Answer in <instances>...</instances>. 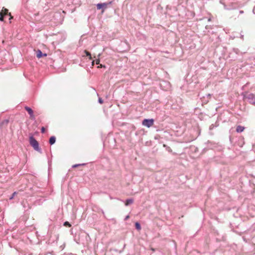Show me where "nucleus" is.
<instances>
[{
    "mask_svg": "<svg viewBox=\"0 0 255 255\" xmlns=\"http://www.w3.org/2000/svg\"><path fill=\"white\" fill-rule=\"evenodd\" d=\"M29 143L35 150L38 151L40 153H42V150L39 146V143L33 135H31L29 137Z\"/></svg>",
    "mask_w": 255,
    "mask_h": 255,
    "instance_id": "nucleus-1",
    "label": "nucleus"
},
{
    "mask_svg": "<svg viewBox=\"0 0 255 255\" xmlns=\"http://www.w3.org/2000/svg\"><path fill=\"white\" fill-rule=\"evenodd\" d=\"M243 95L244 98L247 100L249 103L255 105V95L254 94L246 92Z\"/></svg>",
    "mask_w": 255,
    "mask_h": 255,
    "instance_id": "nucleus-2",
    "label": "nucleus"
},
{
    "mask_svg": "<svg viewBox=\"0 0 255 255\" xmlns=\"http://www.w3.org/2000/svg\"><path fill=\"white\" fill-rule=\"evenodd\" d=\"M112 1L109 2H104L99 3L97 4V8L98 9H102V12H103L105 9L107 7L108 5L112 3Z\"/></svg>",
    "mask_w": 255,
    "mask_h": 255,
    "instance_id": "nucleus-3",
    "label": "nucleus"
},
{
    "mask_svg": "<svg viewBox=\"0 0 255 255\" xmlns=\"http://www.w3.org/2000/svg\"><path fill=\"white\" fill-rule=\"evenodd\" d=\"M154 123V120L152 119H144L142 122V124L147 128L151 127Z\"/></svg>",
    "mask_w": 255,
    "mask_h": 255,
    "instance_id": "nucleus-4",
    "label": "nucleus"
},
{
    "mask_svg": "<svg viewBox=\"0 0 255 255\" xmlns=\"http://www.w3.org/2000/svg\"><path fill=\"white\" fill-rule=\"evenodd\" d=\"M24 109L28 112L30 116V118L32 120H34L35 119V118L33 115V110L29 107L25 106L24 107Z\"/></svg>",
    "mask_w": 255,
    "mask_h": 255,
    "instance_id": "nucleus-5",
    "label": "nucleus"
},
{
    "mask_svg": "<svg viewBox=\"0 0 255 255\" xmlns=\"http://www.w3.org/2000/svg\"><path fill=\"white\" fill-rule=\"evenodd\" d=\"M36 57L38 58H41L42 57H46V56H47V54L46 53H43L42 52V51L40 49H37L36 51Z\"/></svg>",
    "mask_w": 255,
    "mask_h": 255,
    "instance_id": "nucleus-6",
    "label": "nucleus"
},
{
    "mask_svg": "<svg viewBox=\"0 0 255 255\" xmlns=\"http://www.w3.org/2000/svg\"><path fill=\"white\" fill-rule=\"evenodd\" d=\"M8 123H9V120H8V119L4 120L0 123V127L1 128H3L6 127L7 126V124H8Z\"/></svg>",
    "mask_w": 255,
    "mask_h": 255,
    "instance_id": "nucleus-7",
    "label": "nucleus"
},
{
    "mask_svg": "<svg viewBox=\"0 0 255 255\" xmlns=\"http://www.w3.org/2000/svg\"><path fill=\"white\" fill-rule=\"evenodd\" d=\"M133 203V199L132 198L128 199L125 202V205L128 206Z\"/></svg>",
    "mask_w": 255,
    "mask_h": 255,
    "instance_id": "nucleus-8",
    "label": "nucleus"
},
{
    "mask_svg": "<svg viewBox=\"0 0 255 255\" xmlns=\"http://www.w3.org/2000/svg\"><path fill=\"white\" fill-rule=\"evenodd\" d=\"M56 141V137L54 136H52L49 138V143L50 145H52L55 143Z\"/></svg>",
    "mask_w": 255,
    "mask_h": 255,
    "instance_id": "nucleus-9",
    "label": "nucleus"
},
{
    "mask_svg": "<svg viewBox=\"0 0 255 255\" xmlns=\"http://www.w3.org/2000/svg\"><path fill=\"white\" fill-rule=\"evenodd\" d=\"M244 129H245V128L244 127L241 126H238L236 128V131L237 132H241L243 131Z\"/></svg>",
    "mask_w": 255,
    "mask_h": 255,
    "instance_id": "nucleus-10",
    "label": "nucleus"
},
{
    "mask_svg": "<svg viewBox=\"0 0 255 255\" xmlns=\"http://www.w3.org/2000/svg\"><path fill=\"white\" fill-rule=\"evenodd\" d=\"M0 12H3V16L8 15L9 14L8 10L4 7L2 8V9Z\"/></svg>",
    "mask_w": 255,
    "mask_h": 255,
    "instance_id": "nucleus-11",
    "label": "nucleus"
},
{
    "mask_svg": "<svg viewBox=\"0 0 255 255\" xmlns=\"http://www.w3.org/2000/svg\"><path fill=\"white\" fill-rule=\"evenodd\" d=\"M135 227L137 230H140L141 229V226L140 223L138 222H136L135 223Z\"/></svg>",
    "mask_w": 255,
    "mask_h": 255,
    "instance_id": "nucleus-12",
    "label": "nucleus"
},
{
    "mask_svg": "<svg viewBox=\"0 0 255 255\" xmlns=\"http://www.w3.org/2000/svg\"><path fill=\"white\" fill-rule=\"evenodd\" d=\"M84 52H85V53L86 55L87 56H88V57H89V59H90V60H92V56H91V53H90L89 51H87V50H85V51H84Z\"/></svg>",
    "mask_w": 255,
    "mask_h": 255,
    "instance_id": "nucleus-13",
    "label": "nucleus"
},
{
    "mask_svg": "<svg viewBox=\"0 0 255 255\" xmlns=\"http://www.w3.org/2000/svg\"><path fill=\"white\" fill-rule=\"evenodd\" d=\"M219 126V125L217 124V123L216 122L215 125L214 124H212L211 125H210V127H209V129L210 130H212L214 129V128L215 127H217Z\"/></svg>",
    "mask_w": 255,
    "mask_h": 255,
    "instance_id": "nucleus-14",
    "label": "nucleus"
},
{
    "mask_svg": "<svg viewBox=\"0 0 255 255\" xmlns=\"http://www.w3.org/2000/svg\"><path fill=\"white\" fill-rule=\"evenodd\" d=\"M86 163H82V164H74L72 166V168H76L80 166H84L85 165Z\"/></svg>",
    "mask_w": 255,
    "mask_h": 255,
    "instance_id": "nucleus-15",
    "label": "nucleus"
},
{
    "mask_svg": "<svg viewBox=\"0 0 255 255\" xmlns=\"http://www.w3.org/2000/svg\"><path fill=\"white\" fill-rule=\"evenodd\" d=\"M17 194V192H14L11 196L9 197V200H12L14 198V196Z\"/></svg>",
    "mask_w": 255,
    "mask_h": 255,
    "instance_id": "nucleus-16",
    "label": "nucleus"
},
{
    "mask_svg": "<svg viewBox=\"0 0 255 255\" xmlns=\"http://www.w3.org/2000/svg\"><path fill=\"white\" fill-rule=\"evenodd\" d=\"M63 225L68 227H70L71 226V225L68 221L65 222L63 224Z\"/></svg>",
    "mask_w": 255,
    "mask_h": 255,
    "instance_id": "nucleus-17",
    "label": "nucleus"
},
{
    "mask_svg": "<svg viewBox=\"0 0 255 255\" xmlns=\"http://www.w3.org/2000/svg\"><path fill=\"white\" fill-rule=\"evenodd\" d=\"M4 17L3 12H0V21H3Z\"/></svg>",
    "mask_w": 255,
    "mask_h": 255,
    "instance_id": "nucleus-18",
    "label": "nucleus"
},
{
    "mask_svg": "<svg viewBox=\"0 0 255 255\" xmlns=\"http://www.w3.org/2000/svg\"><path fill=\"white\" fill-rule=\"evenodd\" d=\"M98 102L100 104H102L104 103V101H103V100L101 98H99V99H98Z\"/></svg>",
    "mask_w": 255,
    "mask_h": 255,
    "instance_id": "nucleus-19",
    "label": "nucleus"
},
{
    "mask_svg": "<svg viewBox=\"0 0 255 255\" xmlns=\"http://www.w3.org/2000/svg\"><path fill=\"white\" fill-rule=\"evenodd\" d=\"M45 131V128L44 127H42L41 128V133H43Z\"/></svg>",
    "mask_w": 255,
    "mask_h": 255,
    "instance_id": "nucleus-20",
    "label": "nucleus"
},
{
    "mask_svg": "<svg viewBox=\"0 0 255 255\" xmlns=\"http://www.w3.org/2000/svg\"><path fill=\"white\" fill-rule=\"evenodd\" d=\"M234 51L236 53L238 54L239 52V50L238 49H234Z\"/></svg>",
    "mask_w": 255,
    "mask_h": 255,
    "instance_id": "nucleus-21",
    "label": "nucleus"
},
{
    "mask_svg": "<svg viewBox=\"0 0 255 255\" xmlns=\"http://www.w3.org/2000/svg\"><path fill=\"white\" fill-rule=\"evenodd\" d=\"M166 149L168 150V152H172V149L169 147H168L166 148Z\"/></svg>",
    "mask_w": 255,
    "mask_h": 255,
    "instance_id": "nucleus-22",
    "label": "nucleus"
},
{
    "mask_svg": "<svg viewBox=\"0 0 255 255\" xmlns=\"http://www.w3.org/2000/svg\"><path fill=\"white\" fill-rule=\"evenodd\" d=\"M100 62V60L99 59L96 60V64H99Z\"/></svg>",
    "mask_w": 255,
    "mask_h": 255,
    "instance_id": "nucleus-23",
    "label": "nucleus"
},
{
    "mask_svg": "<svg viewBox=\"0 0 255 255\" xmlns=\"http://www.w3.org/2000/svg\"><path fill=\"white\" fill-rule=\"evenodd\" d=\"M8 15H9L10 16V17L9 18V20H11V19L13 18V16H11L10 13H9V14H8Z\"/></svg>",
    "mask_w": 255,
    "mask_h": 255,
    "instance_id": "nucleus-24",
    "label": "nucleus"
},
{
    "mask_svg": "<svg viewBox=\"0 0 255 255\" xmlns=\"http://www.w3.org/2000/svg\"><path fill=\"white\" fill-rule=\"evenodd\" d=\"M102 67H105V66L104 65L101 64L100 66H99L98 67V68H102Z\"/></svg>",
    "mask_w": 255,
    "mask_h": 255,
    "instance_id": "nucleus-25",
    "label": "nucleus"
},
{
    "mask_svg": "<svg viewBox=\"0 0 255 255\" xmlns=\"http://www.w3.org/2000/svg\"><path fill=\"white\" fill-rule=\"evenodd\" d=\"M129 216L128 215L127 216L125 219V220H127L129 218Z\"/></svg>",
    "mask_w": 255,
    "mask_h": 255,
    "instance_id": "nucleus-26",
    "label": "nucleus"
},
{
    "mask_svg": "<svg viewBox=\"0 0 255 255\" xmlns=\"http://www.w3.org/2000/svg\"><path fill=\"white\" fill-rule=\"evenodd\" d=\"M254 13L255 14V6H254V8H253V10Z\"/></svg>",
    "mask_w": 255,
    "mask_h": 255,
    "instance_id": "nucleus-27",
    "label": "nucleus"
},
{
    "mask_svg": "<svg viewBox=\"0 0 255 255\" xmlns=\"http://www.w3.org/2000/svg\"><path fill=\"white\" fill-rule=\"evenodd\" d=\"M243 13H244V11L243 10H240V13L242 14Z\"/></svg>",
    "mask_w": 255,
    "mask_h": 255,
    "instance_id": "nucleus-28",
    "label": "nucleus"
},
{
    "mask_svg": "<svg viewBox=\"0 0 255 255\" xmlns=\"http://www.w3.org/2000/svg\"><path fill=\"white\" fill-rule=\"evenodd\" d=\"M95 61L93 60L92 62V65L93 66L94 65Z\"/></svg>",
    "mask_w": 255,
    "mask_h": 255,
    "instance_id": "nucleus-29",
    "label": "nucleus"
},
{
    "mask_svg": "<svg viewBox=\"0 0 255 255\" xmlns=\"http://www.w3.org/2000/svg\"><path fill=\"white\" fill-rule=\"evenodd\" d=\"M69 255H76V254H72V253H70V254H69Z\"/></svg>",
    "mask_w": 255,
    "mask_h": 255,
    "instance_id": "nucleus-30",
    "label": "nucleus"
},
{
    "mask_svg": "<svg viewBox=\"0 0 255 255\" xmlns=\"http://www.w3.org/2000/svg\"><path fill=\"white\" fill-rule=\"evenodd\" d=\"M207 96H208V97H210V96H211V95H210V94H208V95H207Z\"/></svg>",
    "mask_w": 255,
    "mask_h": 255,
    "instance_id": "nucleus-31",
    "label": "nucleus"
},
{
    "mask_svg": "<svg viewBox=\"0 0 255 255\" xmlns=\"http://www.w3.org/2000/svg\"><path fill=\"white\" fill-rule=\"evenodd\" d=\"M228 10L231 9V8H227Z\"/></svg>",
    "mask_w": 255,
    "mask_h": 255,
    "instance_id": "nucleus-32",
    "label": "nucleus"
}]
</instances>
